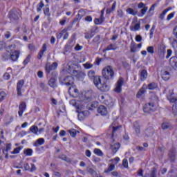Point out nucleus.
<instances>
[{"label":"nucleus","mask_w":177,"mask_h":177,"mask_svg":"<svg viewBox=\"0 0 177 177\" xmlns=\"http://www.w3.org/2000/svg\"><path fill=\"white\" fill-rule=\"evenodd\" d=\"M11 149H12V144L11 143L7 144L6 149H3V154H5V153H8V151H9V150H10Z\"/></svg>","instance_id":"e433bc0d"},{"label":"nucleus","mask_w":177,"mask_h":177,"mask_svg":"<svg viewBox=\"0 0 177 177\" xmlns=\"http://www.w3.org/2000/svg\"><path fill=\"white\" fill-rule=\"evenodd\" d=\"M149 177H157V169L153 168L149 175Z\"/></svg>","instance_id":"4c0bfd02"},{"label":"nucleus","mask_w":177,"mask_h":177,"mask_svg":"<svg viewBox=\"0 0 177 177\" xmlns=\"http://www.w3.org/2000/svg\"><path fill=\"white\" fill-rule=\"evenodd\" d=\"M87 77L91 81H93L95 86L101 92H109L110 91V86L106 84V80L103 77L96 76V72L93 70H90L87 73Z\"/></svg>","instance_id":"f257e3e1"},{"label":"nucleus","mask_w":177,"mask_h":177,"mask_svg":"<svg viewBox=\"0 0 177 177\" xmlns=\"http://www.w3.org/2000/svg\"><path fill=\"white\" fill-rule=\"evenodd\" d=\"M147 52H148V53H150L151 55L154 54V47L152 46H148L147 48Z\"/></svg>","instance_id":"ea45409f"},{"label":"nucleus","mask_w":177,"mask_h":177,"mask_svg":"<svg viewBox=\"0 0 177 177\" xmlns=\"http://www.w3.org/2000/svg\"><path fill=\"white\" fill-rule=\"evenodd\" d=\"M45 6V4H44V2H40L37 8V12H41L42 10V8Z\"/></svg>","instance_id":"a19ab883"},{"label":"nucleus","mask_w":177,"mask_h":177,"mask_svg":"<svg viewBox=\"0 0 177 177\" xmlns=\"http://www.w3.org/2000/svg\"><path fill=\"white\" fill-rule=\"evenodd\" d=\"M3 57L4 58V60H8V59H10V54H4Z\"/></svg>","instance_id":"69168bd1"},{"label":"nucleus","mask_w":177,"mask_h":177,"mask_svg":"<svg viewBox=\"0 0 177 177\" xmlns=\"http://www.w3.org/2000/svg\"><path fill=\"white\" fill-rule=\"evenodd\" d=\"M26 102H21L19 104L18 114L20 117H23V113L26 111Z\"/></svg>","instance_id":"ddd939ff"},{"label":"nucleus","mask_w":177,"mask_h":177,"mask_svg":"<svg viewBox=\"0 0 177 177\" xmlns=\"http://www.w3.org/2000/svg\"><path fill=\"white\" fill-rule=\"evenodd\" d=\"M169 64L174 69L177 68V57H172L169 59Z\"/></svg>","instance_id":"f3484780"},{"label":"nucleus","mask_w":177,"mask_h":177,"mask_svg":"<svg viewBox=\"0 0 177 177\" xmlns=\"http://www.w3.org/2000/svg\"><path fill=\"white\" fill-rule=\"evenodd\" d=\"M146 7H147L146 5L144 3H142V2L138 3V9H144Z\"/></svg>","instance_id":"052dcab7"},{"label":"nucleus","mask_w":177,"mask_h":177,"mask_svg":"<svg viewBox=\"0 0 177 177\" xmlns=\"http://www.w3.org/2000/svg\"><path fill=\"white\" fill-rule=\"evenodd\" d=\"M122 165H123L124 168H128V160L124 159L122 160Z\"/></svg>","instance_id":"13d9d810"},{"label":"nucleus","mask_w":177,"mask_h":177,"mask_svg":"<svg viewBox=\"0 0 177 177\" xmlns=\"http://www.w3.org/2000/svg\"><path fill=\"white\" fill-rule=\"evenodd\" d=\"M140 30V24L138 23L131 28V31H139Z\"/></svg>","instance_id":"7c9ffc66"},{"label":"nucleus","mask_w":177,"mask_h":177,"mask_svg":"<svg viewBox=\"0 0 177 177\" xmlns=\"http://www.w3.org/2000/svg\"><path fill=\"white\" fill-rule=\"evenodd\" d=\"M173 48H174L175 51L177 52V41L173 42Z\"/></svg>","instance_id":"774afa93"},{"label":"nucleus","mask_w":177,"mask_h":177,"mask_svg":"<svg viewBox=\"0 0 177 177\" xmlns=\"http://www.w3.org/2000/svg\"><path fill=\"white\" fill-rule=\"evenodd\" d=\"M136 42H142V36L140 35L136 36Z\"/></svg>","instance_id":"e2e57ef3"},{"label":"nucleus","mask_w":177,"mask_h":177,"mask_svg":"<svg viewBox=\"0 0 177 177\" xmlns=\"http://www.w3.org/2000/svg\"><path fill=\"white\" fill-rule=\"evenodd\" d=\"M156 109H157L156 104L153 102H150L145 105L143 111L144 113H151V111H154Z\"/></svg>","instance_id":"423d86ee"},{"label":"nucleus","mask_w":177,"mask_h":177,"mask_svg":"<svg viewBox=\"0 0 177 177\" xmlns=\"http://www.w3.org/2000/svg\"><path fill=\"white\" fill-rule=\"evenodd\" d=\"M171 55H172V50L171 49L167 50V55L166 56V59H169Z\"/></svg>","instance_id":"680f3d73"},{"label":"nucleus","mask_w":177,"mask_h":177,"mask_svg":"<svg viewBox=\"0 0 177 177\" xmlns=\"http://www.w3.org/2000/svg\"><path fill=\"white\" fill-rule=\"evenodd\" d=\"M57 68V62H54L51 65L46 64V71L49 74L50 71H53V70H56Z\"/></svg>","instance_id":"6e6552de"},{"label":"nucleus","mask_w":177,"mask_h":177,"mask_svg":"<svg viewBox=\"0 0 177 177\" xmlns=\"http://www.w3.org/2000/svg\"><path fill=\"white\" fill-rule=\"evenodd\" d=\"M165 45L164 44H160L158 47V53L160 55V57H164V55H165Z\"/></svg>","instance_id":"9b49d317"},{"label":"nucleus","mask_w":177,"mask_h":177,"mask_svg":"<svg viewBox=\"0 0 177 177\" xmlns=\"http://www.w3.org/2000/svg\"><path fill=\"white\" fill-rule=\"evenodd\" d=\"M175 12H173L167 15V20L169 21L171 19H174V17L175 16Z\"/></svg>","instance_id":"de8ad7c7"},{"label":"nucleus","mask_w":177,"mask_h":177,"mask_svg":"<svg viewBox=\"0 0 177 177\" xmlns=\"http://www.w3.org/2000/svg\"><path fill=\"white\" fill-rule=\"evenodd\" d=\"M85 154H86V157H91V156H92V152H91V151L89 149H87L85 151Z\"/></svg>","instance_id":"0e129e2a"},{"label":"nucleus","mask_w":177,"mask_h":177,"mask_svg":"<svg viewBox=\"0 0 177 177\" xmlns=\"http://www.w3.org/2000/svg\"><path fill=\"white\" fill-rule=\"evenodd\" d=\"M153 133H154V129L150 128L145 130V138H149L150 136H153Z\"/></svg>","instance_id":"6ab92c4d"},{"label":"nucleus","mask_w":177,"mask_h":177,"mask_svg":"<svg viewBox=\"0 0 177 177\" xmlns=\"http://www.w3.org/2000/svg\"><path fill=\"white\" fill-rule=\"evenodd\" d=\"M161 75L164 81H168L171 78V73L165 70L162 71Z\"/></svg>","instance_id":"2eb2a0df"},{"label":"nucleus","mask_w":177,"mask_h":177,"mask_svg":"<svg viewBox=\"0 0 177 177\" xmlns=\"http://www.w3.org/2000/svg\"><path fill=\"white\" fill-rule=\"evenodd\" d=\"M118 129H121V126L113 127L112 135L114 136V133L118 131Z\"/></svg>","instance_id":"09e8293b"},{"label":"nucleus","mask_w":177,"mask_h":177,"mask_svg":"<svg viewBox=\"0 0 177 177\" xmlns=\"http://www.w3.org/2000/svg\"><path fill=\"white\" fill-rule=\"evenodd\" d=\"M68 132L70 133V135L72 138H75L77 136V133H78V131H77L74 129H69L68 131Z\"/></svg>","instance_id":"bb28decb"},{"label":"nucleus","mask_w":177,"mask_h":177,"mask_svg":"<svg viewBox=\"0 0 177 177\" xmlns=\"http://www.w3.org/2000/svg\"><path fill=\"white\" fill-rule=\"evenodd\" d=\"M30 172H35L37 171V167H35V165L31 164V168L29 169Z\"/></svg>","instance_id":"4d7b16f0"},{"label":"nucleus","mask_w":177,"mask_h":177,"mask_svg":"<svg viewBox=\"0 0 177 177\" xmlns=\"http://www.w3.org/2000/svg\"><path fill=\"white\" fill-rule=\"evenodd\" d=\"M32 153H33V151L32 149H27L24 150V154L29 157H31V156H32Z\"/></svg>","instance_id":"cd10ccee"},{"label":"nucleus","mask_w":177,"mask_h":177,"mask_svg":"<svg viewBox=\"0 0 177 177\" xmlns=\"http://www.w3.org/2000/svg\"><path fill=\"white\" fill-rule=\"evenodd\" d=\"M64 85H66V86H70L68 88V92L70 95H73V93H75V95H78V89H77V87L74 86V77L73 76H68L65 77Z\"/></svg>","instance_id":"f03ea898"},{"label":"nucleus","mask_w":177,"mask_h":177,"mask_svg":"<svg viewBox=\"0 0 177 177\" xmlns=\"http://www.w3.org/2000/svg\"><path fill=\"white\" fill-rule=\"evenodd\" d=\"M147 71L146 70H142L140 73V81H146V80L147 79Z\"/></svg>","instance_id":"a211bd4d"},{"label":"nucleus","mask_w":177,"mask_h":177,"mask_svg":"<svg viewBox=\"0 0 177 177\" xmlns=\"http://www.w3.org/2000/svg\"><path fill=\"white\" fill-rule=\"evenodd\" d=\"M145 93V88H141L137 93V97H140Z\"/></svg>","instance_id":"603ef678"},{"label":"nucleus","mask_w":177,"mask_h":177,"mask_svg":"<svg viewBox=\"0 0 177 177\" xmlns=\"http://www.w3.org/2000/svg\"><path fill=\"white\" fill-rule=\"evenodd\" d=\"M103 21H104V17L103 15H101L100 18H99V19L96 18L94 19V23L97 26L102 24V23H103Z\"/></svg>","instance_id":"aec40b11"},{"label":"nucleus","mask_w":177,"mask_h":177,"mask_svg":"<svg viewBox=\"0 0 177 177\" xmlns=\"http://www.w3.org/2000/svg\"><path fill=\"white\" fill-rule=\"evenodd\" d=\"M59 158H61V160H63L64 161H66L67 162H68V161H70V159L68 158H67V156H66V155L60 156Z\"/></svg>","instance_id":"864d4df0"},{"label":"nucleus","mask_w":177,"mask_h":177,"mask_svg":"<svg viewBox=\"0 0 177 177\" xmlns=\"http://www.w3.org/2000/svg\"><path fill=\"white\" fill-rule=\"evenodd\" d=\"M19 17H20V14L19 13V12L13 10L9 12V18L10 21H12V23H15V21H17L19 20Z\"/></svg>","instance_id":"39448f33"},{"label":"nucleus","mask_w":177,"mask_h":177,"mask_svg":"<svg viewBox=\"0 0 177 177\" xmlns=\"http://www.w3.org/2000/svg\"><path fill=\"white\" fill-rule=\"evenodd\" d=\"M116 49H118V47H117L115 44H110L104 49V50H115Z\"/></svg>","instance_id":"393cba45"},{"label":"nucleus","mask_w":177,"mask_h":177,"mask_svg":"<svg viewBox=\"0 0 177 177\" xmlns=\"http://www.w3.org/2000/svg\"><path fill=\"white\" fill-rule=\"evenodd\" d=\"M94 153L95 154H97V156H103V152H102V150L99 149H95Z\"/></svg>","instance_id":"49530a36"},{"label":"nucleus","mask_w":177,"mask_h":177,"mask_svg":"<svg viewBox=\"0 0 177 177\" xmlns=\"http://www.w3.org/2000/svg\"><path fill=\"white\" fill-rule=\"evenodd\" d=\"M21 148L20 147L15 148L13 151H11V154H19Z\"/></svg>","instance_id":"a18cd8bd"},{"label":"nucleus","mask_w":177,"mask_h":177,"mask_svg":"<svg viewBox=\"0 0 177 177\" xmlns=\"http://www.w3.org/2000/svg\"><path fill=\"white\" fill-rule=\"evenodd\" d=\"M24 85V80H21L17 84V91L18 96H21V88Z\"/></svg>","instance_id":"1a4fd4ad"},{"label":"nucleus","mask_w":177,"mask_h":177,"mask_svg":"<svg viewBox=\"0 0 177 177\" xmlns=\"http://www.w3.org/2000/svg\"><path fill=\"white\" fill-rule=\"evenodd\" d=\"M30 60H31V55H29L26 57V58L24 61V66H27V64L30 63Z\"/></svg>","instance_id":"79ce46f5"},{"label":"nucleus","mask_w":177,"mask_h":177,"mask_svg":"<svg viewBox=\"0 0 177 177\" xmlns=\"http://www.w3.org/2000/svg\"><path fill=\"white\" fill-rule=\"evenodd\" d=\"M120 145L118 142H112L111 144V149L112 150L113 153H117L118 150H120Z\"/></svg>","instance_id":"dca6fc26"},{"label":"nucleus","mask_w":177,"mask_h":177,"mask_svg":"<svg viewBox=\"0 0 177 177\" xmlns=\"http://www.w3.org/2000/svg\"><path fill=\"white\" fill-rule=\"evenodd\" d=\"M45 143V139L44 138H39L36 140V142L34 144V146L36 147H38V146H42Z\"/></svg>","instance_id":"412c9836"},{"label":"nucleus","mask_w":177,"mask_h":177,"mask_svg":"<svg viewBox=\"0 0 177 177\" xmlns=\"http://www.w3.org/2000/svg\"><path fill=\"white\" fill-rule=\"evenodd\" d=\"M134 131L137 135L138 133H140V126L139 125V123L138 122H135L134 124Z\"/></svg>","instance_id":"b1692460"},{"label":"nucleus","mask_w":177,"mask_h":177,"mask_svg":"<svg viewBox=\"0 0 177 177\" xmlns=\"http://www.w3.org/2000/svg\"><path fill=\"white\" fill-rule=\"evenodd\" d=\"M111 163L112 165H114V167H115V165H117V164H118V162H120V158L116 157L111 160H109Z\"/></svg>","instance_id":"473e14b6"},{"label":"nucleus","mask_w":177,"mask_h":177,"mask_svg":"<svg viewBox=\"0 0 177 177\" xmlns=\"http://www.w3.org/2000/svg\"><path fill=\"white\" fill-rule=\"evenodd\" d=\"M168 100L171 102V103H175L173 105V114L176 115L177 113V97H175L174 94V91H171L169 92V93L167 94V96Z\"/></svg>","instance_id":"20e7f679"},{"label":"nucleus","mask_w":177,"mask_h":177,"mask_svg":"<svg viewBox=\"0 0 177 177\" xmlns=\"http://www.w3.org/2000/svg\"><path fill=\"white\" fill-rule=\"evenodd\" d=\"M67 31V30L64 29L61 31L60 33H59L58 35H57V39H60L62 38V37H64V35L66 34V32Z\"/></svg>","instance_id":"c9c22d12"},{"label":"nucleus","mask_w":177,"mask_h":177,"mask_svg":"<svg viewBox=\"0 0 177 177\" xmlns=\"http://www.w3.org/2000/svg\"><path fill=\"white\" fill-rule=\"evenodd\" d=\"M126 12L128 15H131L132 16H136L138 15V10H135L131 8H127Z\"/></svg>","instance_id":"4be33fe9"},{"label":"nucleus","mask_w":177,"mask_h":177,"mask_svg":"<svg viewBox=\"0 0 177 177\" xmlns=\"http://www.w3.org/2000/svg\"><path fill=\"white\" fill-rule=\"evenodd\" d=\"M48 85L51 88H55V86L56 85V79H55V77H51L48 81Z\"/></svg>","instance_id":"a878e982"},{"label":"nucleus","mask_w":177,"mask_h":177,"mask_svg":"<svg viewBox=\"0 0 177 177\" xmlns=\"http://www.w3.org/2000/svg\"><path fill=\"white\" fill-rule=\"evenodd\" d=\"M156 88H157V84L156 83H151L147 86V89H149L150 91H153V89H156Z\"/></svg>","instance_id":"f704fd0d"},{"label":"nucleus","mask_w":177,"mask_h":177,"mask_svg":"<svg viewBox=\"0 0 177 177\" xmlns=\"http://www.w3.org/2000/svg\"><path fill=\"white\" fill-rule=\"evenodd\" d=\"M161 128L162 129H168V128H171V124L167 122L162 123Z\"/></svg>","instance_id":"58836bf2"},{"label":"nucleus","mask_w":177,"mask_h":177,"mask_svg":"<svg viewBox=\"0 0 177 177\" xmlns=\"http://www.w3.org/2000/svg\"><path fill=\"white\" fill-rule=\"evenodd\" d=\"M138 50V47L136 46V44H133L131 46V52L134 53Z\"/></svg>","instance_id":"8fccbe9b"},{"label":"nucleus","mask_w":177,"mask_h":177,"mask_svg":"<svg viewBox=\"0 0 177 177\" xmlns=\"http://www.w3.org/2000/svg\"><path fill=\"white\" fill-rule=\"evenodd\" d=\"M6 97V93L3 91H0V100H3Z\"/></svg>","instance_id":"37998d69"},{"label":"nucleus","mask_w":177,"mask_h":177,"mask_svg":"<svg viewBox=\"0 0 177 177\" xmlns=\"http://www.w3.org/2000/svg\"><path fill=\"white\" fill-rule=\"evenodd\" d=\"M167 12L165 10H164L162 13L160 15V17L159 18L161 19V20H164V17H165V15H167Z\"/></svg>","instance_id":"3c124183"},{"label":"nucleus","mask_w":177,"mask_h":177,"mask_svg":"<svg viewBox=\"0 0 177 177\" xmlns=\"http://www.w3.org/2000/svg\"><path fill=\"white\" fill-rule=\"evenodd\" d=\"M83 67L86 68V70H91V68H93V64L86 62L85 64H83Z\"/></svg>","instance_id":"2f4dec72"},{"label":"nucleus","mask_w":177,"mask_h":177,"mask_svg":"<svg viewBox=\"0 0 177 177\" xmlns=\"http://www.w3.org/2000/svg\"><path fill=\"white\" fill-rule=\"evenodd\" d=\"M68 71L69 74H71V75H77V74H78V72L74 68H71V66H69V69Z\"/></svg>","instance_id":"c85d7f7f"},{"label":"nucleus","mask_w":177,"mask_h":177,"mask_svg":"<svg viewBox=\"0 0 177 177\" xmlns=\"http://www.w3.org/2000/svg\"><path fill=\"white\" fill-rule=\"evenodd\" d=\"M46 50H47L46 44H43L42 48L37 55V59H39V60H41V59L44 57V55L45 54V52H46Z\"/></svg>","instance_id":"4468645a"},{"label":"nucleus","mask_w":177,"mask_h":177,"mask_svg":"<svg viewBox=\"0 0 177 177\" xmlns=\"http://www.w3.org/2000/svg\"><path fill=\"white\" fill-rule=\"evenodd\" d=\"M173 34L176 38H177V25L174 27Z\"/></svg>","instance_id":"338daca9"},{"label":"nucleus","mask_w":177,"mask_h":177,"mask_svg":"<svg viewBox=\"0 0 177 177\" xmlns=\"http://www.w3.org/2000/svg\"><path fill=\"white\" fill-rule=\"evenodd\" d=\"M149 8L148 7H144V8L141 9V15H139L140 17H143L146 13H147Z\"/></svg>","instance_id":"72a5a7b5"},{"label":"nucleus","mask_w":177,"mask_h":177,"mask_svg":"<svg viewBox=\"0 0 177 177\" xmlns=\"http://www.w3.org/2000/svg\"><path fill=\"white\" fill-rule=\"evenodd\" d=\"M84 15H85V11H84V10H80L78 12V14L77 15V17H80V19H82Z\"/></svg>","instance_id":"c03bdc74"},{"label":"nucleus","mask_w":177,"mask_h":177,"mask_svg":"<svg viewBox=\"0 0 177 177\" xmlns=\"http://www.w3.org/2000/svg\"><path fill=\"white\" fill-rule=\"evenodd\" d=\"M66 21H67V17H64L63 19L59 21V24L61 26H64V24H66Z\"/></svg>","instance_id":"5fc2aeb1"},{"label":"nucleus","mask_w":177,"mask_h":177,"mask_svg":"<svg viewBox=\"0 0 177 177\" xmlns=\"http://www.w3.org/2000/svg\"><path fill=\"white\" fill-rule=\"evenodd\" d=\"M103 80L106 82V80H113L114 77V71L111 66H107L102 70Z\"/></svg>","instance_id":"7ed1b4c3"},{"label":"nucleus","mask_w":177,"mask_h":177,"mask_svg":"<svg viewBox=\"0 0 177 177\" xmlns=\"http://www.w3.org/2000/svg\"><path fill=\"white\" fill-rule=\"evenodd\" d=\"M115 166L114 165H109L108 168L104 170L105 174H109V172H111V171H114Z\"/></svg>","instance_id":"c756f323"},{"label":"nucleus","mask_w":177,"mask_h":177,"mask_svg":"<svg viewBox=\"0 0 177 177\" xmlns=\"http://www.w3.org/2000/svg\"><path fill=\"white\" fill-rule=\"evenodd\" d=\"M19 55H20V52L19 50L11 51L10 54V59H11L12 62H16V60L19 59Z\"/></svg>","instance_id":"9d476101"},{"label":"nucleus","mask_w":177,"mask_h":177,"mask_svg":"<svg viewBox=\"0 0 177 177\" xmlns=\"http://www.w3.org/2000/svg\"><path fill=\"white\" fill-rule=\"evenodd\" d=\"M117 16L118 17H122L124 16V12H122V10H118L117 12Z\"/></svg>","instance_id":"6e6d98bb"},{"label":"nucleus","mask_w":177,"mask_h":177,"mask_svg":"<svg viewBox=\"0 0 177 177\" xmlns=\"http://www.w3.org/2000/svg\"><path fill=\"white\" fill-rule=\"evenodd\" d=\"M97 113L101 114V115H107L109 111H107V108H106V106L101 105L97 109Z\"/></svg>","instance_id":"f8f14e48"},{"label":"nucleus","mask_w":177,"mask_h":177,"mask_svg":"<svg viewBox=\"0 0 177 177\" xmlns=\"http://www.w3.org/2000/svg\"><path fill=\"white\" fill-rule=\"evenodd\" d=\"M3 79L8 81V80H10V75L8 73H6L3 75Z\"/></svg>","instance_id":"bf43d9fd"},{"label":"nucleus","mask_w":177,"mask_h":177,"mask_svg":"<svg viewBox=\"0 0 177 177\" xmlns=\"http://www.w3.org/2000/svg\"><path fill=\"white\" fill-rule=\"evenodd\" d=\"M122 85H124V78L120 77L115 84L114 92L120 93L122 91Z\"/></svg>","instance_id":"0eeeda50"},{"label":"nucleus","mask_w":177,"mask_h":177,"mask_svg":"<svg viewBox=\"0 0 177 177\" xmlns=\"http://www.w3.org/2000/svg\"><path fill=\"white\" fill-rule=\"evenodd\" d=\"M30 132L34 133V135H38V127L33 125L29 129Z\"/></svg>","instance_id":"5701e85b"}]
</instances>
